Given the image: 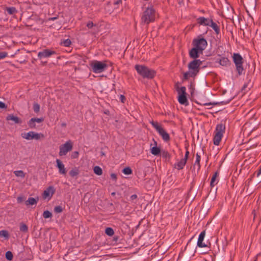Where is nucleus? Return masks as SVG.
Segmentation results:
<instances>
[{"mask_svg":"<svg viewBox=\"0 0 261 261\" xmlns=\"http://www.w3.org/2000/svg\"><path fill=\"white\" fill-rule=\"evenodd\" d=\"M202 61L199 59H195L188 64L189 71L184 74V80H187L189 77H195L199 72Z\"/></svg>","mask_w":261,"mask_h":261,"instance_id":"obj_1","label":"nucleus"},{"mask_svg":"<svg viewBox=\"0 0 261 261\" xmlns=\"http://www.w3.org/2000/svg\"><path fill=\"white\" fill-rule=\"evenodd\" d=\"M135 68L137 73L144 79H152L156 74L155 70L144 65L137 64Z\"/></svg>","mask_w":261,"mask_h":261,"instance_id":"obj_2","label":"nucleus"},{"mask_svg":"<svg viewBox=\"0 0 261 261\" xmlns=\"http://www.w3.org/2000/svg\"><path fill=\"white\" fill-rule=\"evenodd\" d=\"M156 12L152 6L147 7L143 12L141 21L147 24L155 20Z\"/></svg>","mask_w":261,"mask_h":261,"instance_id":"obj_3","label":"nucleus"},{"mask_svg":"<svg viewBox=\"0 0 261 261\" xmlns=\"http://www.w3.org/2000/svg\"><path fill=\"white\" fill-rule=\"evenodd\" d=\"M225 126L222 123L218 124L215 131V136L213 138L214 144L215 145H219L223 134L225 133Z\"/></svg>","mask_w":261,"mask_h":261,"instance_id":"obj_4","label":"nucleus"},{"mask_svg":"<svg viewBox=\"0 0 261 261\" xmlns=\"http://www.w3.org/2000/svg\"><path fill=\"white\" fill-rule=\"evenodd\" d=\"M90 66L92 71L95 73H99L105 71L108 68V65L106 62H101L97 60L93 61Z\"/></svg>","mask_w":261,"mask_h":261,"instance_id":"obj_5","label":"nucleus"},{"mask_svg":"<svg viewBox=\"0 0 261 261\" xmlns=\"http://www.w3.org/2000/svg\"><path fill=\"white\" fill-rule=\"evenodd\" d=\"M150 123L152 126L156 129L159 135L162 137L165 142H168L170 140V137L168 133L158 123V122L151 121Z\"/></svg>","mask_w":261,"mask_h":261,"instance_id":"obj_6","label":"nucleus"},{"mask_svg":"<svg viewBox=\"0 0 261 261\" xmlns=\"http://www.w3.org/2000/svg\"><path fill=\"white\" fill-rule=\"evenodd\" d=\"M233 62L235 64L236 70L239 75L243 74L244 68L243 66V59L238 53H234L232 56Z\"/></svg>","mask_w":261,"mask_h":261,"instance_id":"obj_7","label":"nucleus"},{"mask_svg":"<svg viewBox=\"0 0 261 261\" xmlns=\"http://www.w3.org/2000/svg\"><path fill=\"white\" fill-rule=\"evenodd\" d=\"M193 45L200 52H203L207 45V42L204 38L198 36L193 40Z\"/></svg>","mask_w":261,"mask_h":261,"instance_id":"obj_8","label":"nucleus"},{"mask_svg":"<svg viewBox=\"0 0 261 261\" xmlns=\"http://www.w3.org/2000/svg\"><path fill=\"white\" fill-rule=\"evenodd\" d=\"M72 148L73 143L70 140L66 142L65 143L61 145L59 147V155H66L68 152L70 151L72 149Z\"/></svg>","mask_w":261,"mask_h":261,"instance_id":"obj_9","label":"nucleus"},{"mask_svg":"<svg viewBox=\"0 0 261 261\" xmlns=\"http://www.w3.org/2000/svg\"><path fill=\"white\" fill-rule=\"evenodd\" d=\"M56 54V53L54 50H50L49 49H45L38 53V57L39 59L48 58Z\"/></svg>","mask_w":261,"mask_h":261,"instance_id":"obj_10","label":"nucleus"},{"mask_svg":"<svg viewBox=\"0 0 261 261\" xmlns=\"http://www.w3.org/2000/svg\"><path fill=\"white\" fill-rule=\"evenodd\" d=\"M55 190L53 186L48 187L43 193L42 197L44 199H50L55 193Z\"/></svg>","mask_w":261,"mask_h":261,"instance_id":"obj_11","label":"nucleus"},{"mask_svg":"<svg viewBox=\"0 0 261 261\" xmlns=\"http://www.w3.org/2000/svg\"><path fill=\"white\" fill-rule=\"evenodd\" d=\"M205 236V230H203L200 232L197 241V246L199 247L203 248L207 247V245L203 242Z\"/></svg>","mask_w":261,"mask_h":261,"instance_id":"obj_12","label":"nucleus"},{"mask_svg":"<svg viewBox=\"0 0 261 261\" xmlns=\"http://www.w3.org/2000/svg\"><path fill=\"white\" fill-rule=\"evenodd\" d=\"M203 52H200L199 49L194 47L189 51V56L191 58L196 59L199 57L200 54H202Z\"/></svg>","mask_w":261,"mask_h":261,"instance_id":"obj_13","label":"nucleus"},{"mask_svg":"<svg viewBox=\"0 0 261 261\" xmlns=\"http://www.w3.org/2000/svg\"><path fill=\"white\" fill-rule=\"evenodd\" d=\"M57 167L59 169V172L61 174L65 175L66 173V170L65 168L64 165L62 163L59 159H57L56 161Z\"/></svg>","mask_w":261,"mask_h":261,"instance_id":"obj_14","label":"nucleus"},{"mask_svg":"<svg viewBox=\"0 0 261 261\" xmlns=\"http://www.w3.org/2000/svg\"><path fill=\"white\" fill-rule=\"evenodd\" d=\"M197 20L198 23H199L200 25L208 26L210 25L212 19L210 18H206L204 17H200L197 18Z\"/></svg>","mask_w":261,"mask_h":261,"instance_id":"obj_15","label":"nucleus"},{"mask_svg":"<svg viewBox=\"0 0 261 261\" xmlns=\"http://www.w3.org/2000/svg\"><path fill=\"white\" fill-rule=\"evenodd\" d=\"M178 101L181 105L187 106L189 105V102L187 97V95H179L178 96Z\"/></svg>","mask_w":261,"mask_h":261,"instance_id":"obj_16","label":"nucleus"},{"mask_svg":"<svg viewBox=\"0 0 261 261\" xmlns=\"http://www.w3.org/2000/svg\"><path fill=\"white\" fill-rule=\"evenodd\" d=\"M218 63L223 66H227L230 64L229 59L224 57H221V58L219 59Z\"/></svg>","mask_w":261,"mask_h":261,"instance_id":"obj_17","label":"nucleus"},{"mask_svg":"<svg viewBox=\"0 0 261 261\" xmlns=\"http://www.w3.org/2000/svg\"><path fill=\"white\" fill-rule=\"evenodd\" d=\"M6 119L7 120L13 121L16 124H21L22 123L21 120L18 117L15 116L13 115H9L7 117Z\"/></svg>","mask_w":261,"mask_h":261,"instance_id":"obj_18","label":"nucleus"},{"mask_svg":"<svg viewBox=\"0 0 261 261\" xmlns=\"http://www.w3.org/2000/svg\"><path fill=\"white\" fill-rule=\"evenodd\" d=\"M175 88L179 95H187L186 88L184 86L179 87L177 84L175 85Z\"/></svg>","mask_w":261,"mask_h":261,"instance_id":"obj_19","label":"nucleus"},{"mask_svg":"<svg viewBox=\"0 0 261 261\" xmlns=\"http://www.w3.org/2000/svg\"><path fill=\"white\" fill-rule=\"evenodd\" d=\"M187 163V161H186L184 159H181L180 161L178 162L177 163L175 164L174 168H176L178 170L182 169Z\"/></svg>","mask_w":261,"mask_h":261,"instance_id":"obj_20","label":"nucleus"},{"mask_svg":"<svg viewBox=\"0 0 261 261\" xmlns=\"http://www.w3.org/2000/svg\"><path fill=\"white\" fill-rule=\"evenodd\" d=\"M38 198L37 197L36 198H33V197H30L28 198L27 200L25 201V204L26 205H34L36 204L37 203L38 201Z\"/></svg>","mask_w":261,"mask_h":261,"instance_id":"obj_21","label":"nucleus"},{"mask_svg":"<svg viewBox=\"0 0 261 261\" xmlns=\"http://www.w3.org/2000/svg\"><path fill=\"white\" fill-rule=\"evenodd\" d=\"M34 132L31 131L27 133H23L21 134V137L28 140H31L33 139Z\"/></svg>","mask_w":261,"mask_h":261,"instance_id":"obj_22","label":"nucleus"},{"mask_svg":"<svg viewBox=\"0 0 261 261\" xmlns=\"http://www.w3.org/2000/svg\"><path fill=\"white\" fill-rule=\"evenodd\" d=\"M209 26L211 27L213 29L216 34H219L220 33L219 27L217 24L216 23L214 22L213 20L211 22L210 25Z\"/></svg>","mask_w":261,"mask_h":261,"instance_id":"obj_23","label":"nucleus"},{"mask_svg":"<svg viewBox=\"0 0 261 261\" xmlns=\"http://www.w3.org/2000/svg\"><path fill=\"white\" fill-rule=\"evenodd\" d=\"M150 152L152 154L158 155L160 153L161 149L159 147L154 146L151 148Z\"/></svg>","mask_w":261,"mask_h":261,"instance_id":"obj_24","label":"nucleus"},{"mask_svg":"<svg viewBox=\"0 0 261 261\" xmlns=\"http://www.w3.org/2000/svg\"><path fill=\"white\" fill-rule=\"evenodd\" d=\"M44 138V135L42 133H38L34 132L33 139L39 140Z\"/></svg>","mask_w":261,"mask_h":261,"instance_id":"obj_25","label":"nucleus"},{"mask_svg":"<svg viewBox=\"0 0 261 261\" xmlns=\"http://www.w3.org/2000/svg\"><path fill=\"white\" fill-rule=\"evenodd\" d=\"M218 174H219L218 172H216L214 173V174L213 175V176L212 177V179H211V184H210L211 186L212 187H214V186L216 184L215 183V181H216V178L218 176Z\"/></svg>","mask_w":261,"mask_h":261,"instance_id":"obj_26","label":"nucleus"},{"mask_svg":"<svg viewBox=\"0 0 261 261\" xmlns=\"http://www.w3.org/2000/svg\"><path fill=\"white\" fill-rule=\"evenodd\" d=\"M93 171L94 173L97 175H101L102 174V170L101 168L99 166H95L94 167Z\"/></svg>","mask_w":261,"mask_h":261,"instance_id":"obj_27","label":"nucleus"},{"mask_svg":"<svg viewBox=\"0 0 261 261\" xmlns=\"http://www.w3.org/2000/svg\"><path fill=\"white\" fill-rule=\"evenodd\" d=\"M79 173V171L77 168H73L69 172V175L70 176L74 177L77 176Z\"/></svg>","mask_w":261,"mask_h":261,"instance_id":"obj_28","label":"nucleus"},{"mask_svg":"<svg viewBox=\"0 0 261 261\" xmlns=\"http://www.w3.org/2000/svg\"><path fill=\"white\" fill-rule=\"evenodd\" d=\"M6 10L8 13L10 15L15 14L17 12L16 9L14 7H7Z\"/></svg>","mask_w":261,"mask_h":261,"instance_id":"obj_29","label":"nucleus"},{"mask_svg":"<svg viewBox=\"0 0 261 261\" xmlns=\"http://www.w3.org/2000/svg\"><path fill=\"white\" fill-rule=\"evenodd\" d=\"M200 160H201L200 155L198 153H197L196 154V160L195 162V165H197L198 169H199L200 168Z\"/></svg>","mask_w":261,"mask_h":261,"instance_id":"obj_30","label":"nucleus"},{"mask_svg":"<svg viewBox=\"0 0 261 261\" xmlns=\"http://www.w3.org/2000/svg\"><path fill=\"white\" fill-rule=\"evenodd\" d=\"M19 229L21 232H27L28 231V226L23 223H21L20 224V228Z\"/></svg>","mask_w":261,"mask_h":261,"instance_id":"obj_31","label":"nucleus"},{"mask_svg":"<svg viewBox=\"0 0 261 261\" xmlns=\"http://www.w3.org/2000/svg\"><path fill=\"white\" fill-rule=\"evenodd\" d=\"M15 176L17 177H20L21 178H24L25 177V174L22 170H17L14 172Z\"/></svg>","mask_w":261,"mask_h":261,"instance_id":"obj_32","label":"nucleus"},{"mask_svg":"<svg viewBox=\"0 0 261 261\" xmlns=\"http://www.w3.org/2000/svg\"><path fill=\"white\" fill-rule=\"evenodd\" d=\"M0 237H4L6 239H8L9 237V234L8 231L6 230H2L0 231Z\"/></svg>","mask_w":261,"mask_h":261,"instance_id":"obj_33","label":"nucleus"},{"mask_svg":"<svg viewBox=\"0 0 261 261\" xmlns=\"http://www.w3.org/2000/svg\"><path fill=\"white\" fill-rule=\"evenodd\" d=\"M105 233L109 236H112L114 234V231L112 228L107 227L105 230Z\"/></svg>","mask_w":261,"mask_h":261,"instance_id":"obj_34","label":"nucleus"},{"mask_svg":"<svg viewBox=\"0 0 261 261\" xmlns=\"http://www.w3.org/2000/svg\"><path fill=\"white\" fill-rule=\"evenodd\" d=\"M35 122L33 121V120L31 118L29 122H28V125L31 128H36V124Z\"/></svg>","mask_w":261,"mask_h":261,"instance_id":"obj_35","label":"nucleus"},{"mask_svg":"<svg viewBox=\"0 0 261 261\" xmlns=\"http://www.w3.org/2000/svg\"><path fill=\"white\" fill-rule=\"evenodd\" d=\"M43 216L44 218H49L52 217V214L48 211H45L43 213Z\"/></svg>","mask_w":261,"mask_h":261,"instance_id":"obj_36","label":"nucleus"},{"mask_svg":"<svg viewBox=\"0 0 261 261\" xmlns=\"http://www.w3.org/2000/svg\"><path fill=\"white\" fill-rule=\"evenodd\" d=\"M122 172L126 175H129L132 173V170L129 167H126L122 170Z\"/></svg>","mask_w":261,"mask_h":261,"instance_id":"obj_37","label":"nucleus"},{"mask_svg":"<svg viewBox=\"0 0 261 261\" xmlns=\"http://www.w3.org/2000/svg\"><path fill=\"white\" fill-rule=\"evenodd\" d=\"M13 254L10 251H8L6 253V258L8 260H11L13 259Z\"/></svg>","mask_w":261,"mask_h":261,"instance_id":"obj_38","label":"nucleus"},{"mask_svg":"<svg viewBox=\"0 0 261 261\" xmlns=\"http://www.w3.org/2000/svg\"><path fill=\"white\" fill-rule=\"evenodd\" d=\"M71 43V40L69 39H66L64 40L61 44H63L64 46L68 47L70 45Z\"/></svg>","mask_w":261,"mask_h":261,"instance_id":"obj_39","label":"nucleus"},{"mask_svg":"<svg viewBox=\"0 0 261 261\" xmlns=\"http://www.w3.org/2000/svg\"><path fill=\"white\" fill-rule=\"evenodd\" d=\"M33 110L35 113H38L40 111V105L37 103H34L33 104Z\"/></svg>","mask_w":261,"mask_h":261,"instance_id":"obj_40","label":"nucleus"},{"mask_svg":"<svg viewBox=\"0 0 261 261\" xmlns=\"http://www.w3.org/2000/svg\"><path fill=\"white\" fill-rule=\"evenodd\" d=\"M54 211L56 213H60L62 212L63 208H62V206H59V205L56 206L54 208Z\"/></svg>","mask_w":261,"mask_h":261,"instance_id":"obj_41","label":"nucleus"},{"mask_svg":"<svg viewBox=\"0 0 261 261\" xmlns=\"http://www.w3.org/2000/svg\"><path fill=\"white\" fill-rule=\"evenodd\" d=\"M8 56V53L5 51L0 52V60L4 59Z\"/></svg>","mask_w":261,"mask_h":261,"instance_id":"obj_42","label":"nucleus"},{"mask_svg":"<svg viewBox=\"0 0 261 261\" xmlns=\"http://www.w3.org/2000/svg\"><path fill=\"white\" fill-rule=\"evenodd\" d=\"M32 119L34 121H35V122L38 123L43 122L44 120L43 118H33Z\"/></svg>","mask_w":261,"mask_h":261,"instance_id":"obj_43","label":"nucleus"},{"mask_svg":"<svg viewBox=\"0 0 261 261\" xmlns=\"http://www.w3.org/2000/svg\"><path fill=\"white\" fill-rule=\"evenodd\" d=\"M79 154L78 151H74L72 153L71 157L72 159H76L78 157Z\"/></svg>","mask_w":261,"mask_h":261,"instance_id":"obj_44","label":"nucleus"},{"mask_svg":"<svg viewBox=\"0 0 261 261\" xmlns=\"http://www.w3.org/2000/svg\"><path fill=\"white\" fill-rule=\"evenodd\" d=\"M162 156L163 158H167L170 157L169 153L167 151H164L162 152Z\"/></svg>","mask_w":261,"mask_h":261,"instance_id":"obj_45","label":"nucleus"},{"mask_svg":"<svg viewBox=\"0 0 261 261\" xmlns=\"http://www.w3.org/2000/svg\"><path fill=\"white\" fill-rule=\"evenodd\" d=\"M187 148V147H186ZM189 151L188 150V149H187V151L186 152L185 157L182 159L185 160L187 162L188 159L189 158Z\"/></svg>","mask_w":261,"mask_h":261,"instance_id":"obj_46","label":"nucleus"},{"mask_svg":"<svg viewBox=\"0 0 261 261\" xmlns=\"http://www.w3.org/2000/svg\"><path fill=\"white\" fill-rule=\"evenodd\" d=\"M94 25V24L93 23L92 21H89L87 24V27L89 28V29H91L92 28Z\"/></svg>","mask_w":261,"mask_h":261,"instance_id":"obj_47","label":"nucleus"},{"mask_svg":"<svg viewBox=\"0 0 261 261\" xmlns=\"http://www.w3.org/2000/svg\"><path fill=\"white\" fill-rule=\"evenodd\" d=\"M0 108H1V109H6L7 108V106L6 105V104L4 102L1 101H0Z\"/></svg>","mask_w":261,"mask_h":261,"instance_id":"obj_48","label":"nucleus"},{"mask_svg":"<svg viewBox=\"0 0 261 261\" xmlns=\"http://www.w3.org/2000/svg\"><path fill=\"white\" fill-rule=\"evenodd\" d=\"M119 99L122 103H124L125 100V97L123 95H120Z\"/></svg>","mask_w":261,"mask_h":261,"instance_id":"obj_49","label":"nucleus"},{"mask_svg":"<svg viewBox=\"0 0 261 261\" xmlns=\"http://www.w3.org/2000/svg\"><path fill=\"white\" fill-rule=\"evenodd\" d=\"M24 200V199L22 197H18L17 198V201L18 203H21Z\"/></svg>","mask_w":261,"mask_h":261,"instance_id":"obj_50","label":"nucleus"},{"mask_svg":"<svg viewBox=\"0 0 261 261\" xmlns=\"http://www.w3.org/2000/svg\"><path fill=\"white\" fill-rule=\"evenodd\" d=\"M111 178L114 180H116L117 175L115 173H112L111 174Z\"/></svg>","mask_w":261,"mask_h":261,"instance_id":"obj_51","label":"nucleus"},{"mask_svg":"<svg viewBox=\"0 0 261 261\" xmlns=\"http://www.w3.org/2000/svg\"><path fill=\"white\" fill-rule=\"evenodd\" d=\"M137 195L136 194H133L130 197V200H132V201H133L134 200L137 199Z\"/></svg>","mask_w":261,"mask_h":261,"instance_id":"obj_52","label":"nucleus"},{"mask_svg":"<svg viewBox=\"0 0 261 261\" xmlns=\"http://www.w3.org/2000/svg\"><path fill=\"white\" fill-rule=\"evenodd\" d=\"M58 18L57 17H51V18H49V20H55L56 19H57Z\"/></svg>","mask_w":261,"mask_h":261,"instance_id":"obj_53","label":"nucleus"},{"mask_svg":"<svg viewBox=\"0 0 261 261\" xmlns=\"http://www.w3.org/2000/svg\"><path fill=\"white\" fill-rule=\"evenodd\" d=\"M120 2H121V0H119L115 3V4L118 5L119 4Z\"/></svg>","mask_w":261,"mask_h":261,"instance_id":"obj_54","label":"nucleus"},{"mask_svg":"<svg viewBox=\"0 0 261 261\" xmlns=\"http://www.w3.org/2000/svg\"><path fill=\"white\" fill-rule=\"evenodd\" d=\"M66 124L65 123H62V124H61V126H62V127H65V126H66Z\"/></svg>","mask_w":261,"mask_h":261,"instance_id":"obj_55","label":"nucleus"},{"mask_svg":"<svg viewBox=\"0 0 261 261\" xmlns=\"http://www.w3.org/2000/svg\"><path fill=\"white\" fill-rule=\"evenodd\" d=\"M212 105V103L211 102H210V103H204V105H205V106H209V105Z\"/></svg>","mask_w":261,"mask_h":261,"instance_id":"obj_56","label":"nucleus"},{"mask_svg":"<svg viewBox=\"0 0 261 261\" xmlns=\"http://www.w3.org/2000/svg\"><path fill=\"white\" fill-rule=\"evenodd\" d=\"M154 144L155 145H156V144H157V142L155 141H154Z\"/></svg>","mask_w":261,"mask_h":261,"instance_id":"obj_57","label":"nucleus"},{"mask_svg":"<svg viewBox=\"0 0 261 261\" xmlns=\"http://www.w3.org/2000/svg\"><path fill=\"white\" fill-rule=\"evenodd\" d=\"M112 195H115V192H113L112 193Z\"/></svg>","mask_w":261,"mask_h":261,"instance_id":"obj_58","label":"nucleus"},{"mask_svg":"<svg viewBox=\"0 0 261 261\" xmlns=\"http://www.w3.org/2000/svg\"><path fill=\"white\" fill-rule=\"evenodd\" d=\"M46 63H47V62H44V64H46Z\"/></svg>","mask_w":261,"mask_h":261,"instance_id":"obj_59","label":"nucleus"}]
</instances>
